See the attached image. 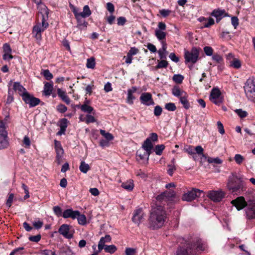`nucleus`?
<instances>
[{
	"instance_id": "nucleus-1",
	"label": "nucleus",
	"mask_w": 255,
	"mask_h": 255,
	"mask_svg": "<svg viewBox=\"0 0 255 255\" xmlns=\"http://www.w3.org/2000/svg\"><path fill=\"white\" fill-rule=\"evenodd\" d=\"M166 217L165 207L160 205L152 207L148 219L149 228L152 230L160 228L163 226Z\"/></svg>"
},
{
	"instance_id": "nucleus-2",
	"label": "nucleus",
	"mask_w": 255,
	"mask_h": 255,
	"mask_svg": "<svg viewBox=\"0 0 255 255\" xmlns=\"http://www.w3.org/2000/svg\"><path fill=\"white\" fill-rule=\"evenodd\" d=\"M227 188L232 193L241 194L246 190V184L242 178L238 176L236 172H232L228 177Z\"/></svg>"
},
{
	"instance_id": "nucleus-3",
	"label": "nucleus",
	"mask_w": 255,
	"mask_h": 255,
	"mask_svg": "<svg viewBox=\"0 0 255 255\" xmlns=\"http://www.w3.org/2000/svg\"><path fill=\"white\" fill-rule=\"evenodd\" d=\"M49 10L47 7L44 5L41 8V11L38 12V16H41V23L38 22L33 27L32 33L35 34V37L40 39L41 32L47 29L49 26L48 23L46 21L48 18Z\"/></svg>"
},
{
	"instance_id": "nucleus-4",
	"label": "nucleus",
	"mask_w": 255,
	"mask_h": 255,
	"mask_svg": "<svg viewBox=\"0 0 255 255\" xmlns=\"http://www.w3.org/2000/svg\"><path fill=\"white\" fill-rule=\"evenodd\" d=\"M201 50V49L200 48L196 47H193L190 51L185 50L184 58L185 63H196L199 59V54Z\"/></svg>"
},
{
	"instance_id": "nucleus-5",
	"label": "nucleus",
	"mask_w": 255,
	"mask_h": 255,
	"mask_svg": "<svg viewBox=\"0 0 255 255\" xmlns=\"http://www.w3.org/2000/svg\"><path fill=\"white\" fill-rule=\"evenodd\" d=\"M194 245L191 244L188 238L185 240V245L178 248L176 255H196V250Z\"/></svg>"
},
{
	"instance_id": "nucleus-6",
	"label": "nucleus",
	"mask_w": 255,
	"mask_h": 255,
	"mask_svg": "<svg viewBox=\"0 0 255 255\" xmlns=\"http://www.w3.org/2000/svg\"><path fill=\"white\" fill-rule=\"evenodd\" d=\"M247 97L251 101L255 100V80L250 78L247 80L244 86Z\"/></svg>"
},
{
	"instance_id": "nucleus-7",
	"label": "nucleus",
	"mask_w": 255,
	"mask_h": 255,
	"mask_svg": "<svg viewBox=\"0 0 255 255\" xmlns=\"http://www.w3.org/2000/svg\"><path fill=\"white\" fill-rule=\"evenodd\" d=\"M189 243L194 245V247L196 250V255L197 251H206L208 249V245L206 242L202 241L198 237L193 238L190 236L188 237Z\"/></svg>"
},
{
	"instance_id": "nucleus-8",
	"label": "nucleus",
	"mask_w": 255,
	"mask_h": 255,
	"mask_svg": "<svg viewBox=\"0 0 255 255\" xmlns=\"http://www.w3.org/2000/svg\"><path fill=\"white\" fill-rule=\"evenodd\" d=\"M246 218L249 220L255 219V198L251 195L248 199V204L246 206Z\"/></svg>"
},
{
	"instance_id": "nucleus-9",
	"label": "nucleus",
	"mask_w": 255,
	"mask_h": 255,
	"mask_svg": "<svg viewBox=\"0 0 255 255\" xmlns=\"http://www.w3.org/2000/svg\"><path fill=\"white\" fill-rule=\"evenodd\" d=\"M21 97L24 103L26 104H28L30 108L35 107L40 103L39 99L34 97L28 92L22 93V94H21Z\"/></svg>"
},
{
	"instance_id": "nucleus-10",
	"label": "nucleus",
	"mask_w": 255,
	"mask_h": 255,
	"mask_svg": "<svg viewBox=\"0 0 255 255\" xmlns=\"http://www.w3.org/2000/svg\"><path fill=\"white\" fill-rule=\"evenodd\" d=\"M249 196L246 195L247 201L243 196H240L231 201V204L235 206L238 211L242 210L246 207L248 204Z\"/></svg>"
},
{
	"instance_id": "nucleus-11",
	"label": "nucleus",
	"mask_w": 255,
	"mask_h": 255,
	"mask_svg": "<svg viewBox=\"0 0 255 255\" xmlns=\"http://www.w3.org/2000/svg\"><path fill=\"white\" fill-rule=\"evenodd\" d=\"M202 193V192L199 189H193L184 193L182 196V199L188 202L192 201L197 197H200Z\"/></svg>"
},
{
	"instance_id": "nucleus-12",
	"label": "nucleus",
	"mask_w": 255,
	"mask_h": 255,
	"mask_svg": "<svg viewBox=\"0 0 255 255\" xmlns=\"http://www.w3.org/2000/svg\"><path fill=\"white\" fill-rule=\"evenodd\" d=\"M211 15L216 17L217 23H219L223 17L230 16L229 14L226 12L225 9L220 8L214 9L211 13Z\"/></svg>"
},
{
	"instance_id": "nucleus-13",
	"label": "nucleus",
	"mask_w": 255,
	"mask_h": 255,
	"mask_svg": "<svg viewBox=\"0 0 255 255\" xmlns=\"http://www.w3.org/2000/svg\"><path fill=\"white\" fill-rule=\"evenodd\" d=\"M139 100L142 104L147 106L155 104L151 94L148 92L142 93Z\"/></svg>"
},
{
	"instance_id": "nucleus-14",
	"label": "nucleus",
	"mask_w": 255,
	"mask_h": 255,
	"mask_svg": "<svg viewBox=\"0 0 255 255\" xmlns=\"http://www.w3.org/2000/svg\"><path fill=\"white\" fill-rule=\"evenodd\" d=\"M225 196V193L222 191H211L208 194L209 198L214 202L221 201Z\"/></svg>"
},
{
	"instance_id": "nucleus-15",
	"label": "nucleus",
	"mask_w": 255,
	"mask_h": 255,
	"mask_svg": "<svg viewBox=\"0 0 255 255\" xmlns=\"http://www.w3.org/2000/svg\"><path fill=\"white\" fill-rule=\"evenodd\" d=\"M155 35L159 41L161 42L162 45V49L164 51L167 49V43L165 41L166 33L163 31H161L160 29H155Z\"/></svg>"
},
{
	"instance_id": "nucleus-16",
	"label": "nucleus",
	"mask_w": 255,
	"mask_h": 255,
	"mask_svg": "<svg viewBox=\"0 0 255 255\" xmlns=\"http://www.w3.org/2000/svg\"><path fill=\"white\" fill-rule=\"evenodd\" d=\"M70 226L67 224H62L58 229V233L64 238L70 239L73 237V235L69 233Z\"/></svg>"
},
{
	"instance_id": "nucleus-17",
	"label": "nucleus",
	"mask_w": 255,
	"mask_h": 255,
	"mask_svg": "<svg viewBox=\"0 0 255 255\" xmlns=\"http://www.w3.org/2000/svg\"><path fill=\"white\" fill-rule=\"evenodd\" d=\"M79 215V211L73 210L72 209H67L63 211V218L64 219L71 218L76 219L77 215Z\"/></svg>"
},
{
	"instance_id": "nucleus-18",
	"label": "nucleus",
	"mask_w": 255,
	"mask_h": 255,
	"mask_svg": "<svg viewBox=\"0 0 255 255\" xmlns=\"http://www.w3.org/2000/svg\"><path fill=\"white\" fill-rule=\"evenodd\" d=\"M198 20L203 23V26L201 27L202 28L210 27L215 24L214 19L210 17L208 18L204 16H200L198 18Z\"/></svg>"
},
{
	"instance_id": "nucleus-19",
	"label": "nucleus",
	"mask_w": 255,
	"mask_h": 255,
	"mask_svg": "<svg viewBox=\"0 0 255 255\" xmlns=\"http://www.w3.org/2000/svg\"><path fill=\"white\" fill-rule=\"evenodd\" d=\"M143 213L141 208H139L134 210L133 215L132 218V221L134 223L139 224L143 218Z\"/></svg>"
},
{
	"instance_id": "nucleus-20",
	"label": "nucleus",
	"mask_w": 255,
	"mask_h": 255,
	"mask_svg": "<svg viewBox=\"0 0 255 255\" xmlns=\"http://www.w3.org/2000/svg\"><path fill=\"white\" fill-rule=\"evenodd\" d=\"M2 49L4 52V54L2 56L3 60H7V55H9V59H12L13 58V56L11 55L12 49L8 43H4L3 45Z\"/></svg>"
},
{
	"instance_id": "nucleus-21",
	"label": "nucleus",
	"mask_w": 255,
	"mask_h": 255,
	"mask_svg": "<svg viewBox=\"0 0 255 255\" xmlns=\"http://www.w3.org/2000/svg\"><path fill=\"white\" fill-rule=\"evenodd\" d=\"M55 152L56 153V158L58 160H60L64 153V150L61 146L60 141L55 140L54 141Z\"/></svg>"
},
{
	"instance_id": "nucleus-22",
	"label": "nucleus",
	"mask_w": 255,
	"mask_h": 255,
	"mask_svg": "<svg viewBox=\"0 0 255 255\" xmlns=\"http://www.w3.org/2000/svg\"><path fill=\"white\" fill-rule=\"evenodd\" d=\"M111 240V237L109 235H106L104 237H102L98 245L99 252H101L104 249L106 243L110 242Z\"/></svg>"
},
{
	"instance_id": "nucleus-23",
	"label": "nucleus",
	"mask_w": 255,
	"mask_h": 255,
	"mask_svg": "<svg viewBox=\"0 0 255 255\" xmlns=\"http://www.w3.org/2000/svg\"><path fill=\"white\" fill-rule=\"evenodd\" d=\"M8 145L7 136H5V134H0V150L7 148Z\"/></svg>"
},
{
	"instance_id": "nucleus-24",
	"label": "nucleus",
	"mask_w": 255,
	"mask_h": 255,
	"mask_svg": "<svg viewBox=\"0 0 255 255\" xmlns=\"http://www.w3.org/2000/svg\"><path fill=\"white\" fill-rule=\"evenodd\" d=\"M53 89V84L52 82H45L44 86L43 93L46 96H49L52 94Z\"/></svg>"
},
{
	"instance_id": "nucleus-25",
	"label": "nucleus",
	"mask_w": 255,
	"mask_h": 255,
	"mask_svg": "<svg viewBox=\"0 0 255 255\" xmlns=\"http://www.w3.org/2000/svg\"><path fill=\"white\" fill-rule=\"evenodd\" d=\"M156 201L155 202V206H157L158 205H162L165 207V204L167 203L165 195L164 194V192L158 195L156 198Z\"/></svg>"
},
{
	"instance_id": "nucleus-26",
	"label": "nucleus",
	"mask_w": 255,
	"mask_h": 255,
	"mask_svg": "<svg viewBox=\"0 0 255 255\" xmlns=\"http://www.w3.org/2000/svg\"><path fill=\"white\" fill-rule=\"evenodd\" d=\"M172 94L179 99L183 95H186V92L180 89L178 86H174L172 89Z\"/></svg>"
},
{
	"instance_id": "nucleus-27",
	"label": "nucleus",
	"mask_w": 255,
	"mask_h": 255,
	"mask_svg": "<svg viewBox=\"0 0 255 255\" xmlns=\"http://www.w3.org/2000/svg\"><path fill=\"white\" fill-rule=\"evenodd\" d=\"M13 89L15 91H17L20 96H21V94H22V93L27 92L26 89L22 86L19 82H14L13 84Z\"/></svg>"
},
{
	"instance_id": "nucleus-28",
	"label": "nucleus",
	"mask_w": 255,
	"mask_h": 255,
	"mask_svg": "<svg viewBox=\"0 0 255 255\" xmlns=\"http://www.w3.org/2000/svg\"><path fill=\"white\" fill-rule=\"evenodd\" d=\"M121 186L126 190L131 191L134 187L133 181L132 180L129 179L122 183Z\"/></svg>"
},
{
	"instance_id": "nucleus-29",
	"label": "nucleus",
	"mask_w": 255,
	"mask_h": 255,
	"mask_svg": "<svg viewBox=\"0 0 255 255\" xmlns=\"http://www.w3.org/2000/svg\"><path fill=\"white\" fill-rule=\"evenodd\" d=\"M188 94L186 93V95H183L179 98L180 102L183 105V107L188 110L190 108V104L188 100Z\"/></svg>"
},
{
	"instance_id": "nucleus-30",
	"label": "nucleus",
	"mask_w": 255,
	"mask_h": 255,
	"mask_svg": "<svg viewBox=\"0 0 255 255\" xmlns=\"http://www.w3.org/2000/svg\"><path fill=\"white\" fill-rule=\"evenodd\" d=\"M167 202L172 201L175 198L176 193L172 190L165 191L164 192Z\"/></svg>"
},
{
	"instance_id": "nucleus-31",
	"label": "nucleus",
	"mask_w": 255,
	"mask_h": 255,
	"mask_svg": "<svg viewBox=\"0 0 255 255\" xmlns=\"http://www.w3.org/2000/svg\"><path fill=\"white\" fill-rule=\"evenodd\" d=\"M91 14V11L88 5L83 7V11L80 12V17L86 18L89 17Z\"/></svg>"
},
{
	"instance_id": "nucleus-32",
	"label": "nucleus",
	"mask_w": 255,
	"mask_h": 255,
	"mask_svg": "<svg viewBox=\"0 0 255 255\" xmlns=\"http://www.w3.org/2000/svg\"><path fill=\"white\" fill-rule=\"evenodd\" d=\"M76 216L77 217L76 219H77L79 224L82 226H84L87 224V219L85 215L81 214L79 211V215H77Z\"/></svg>"
},
{
	"instance_id": "nucleus-33",
	"label": "nucleus",
	"mask_w": 255,
	"mask_h": 255,
	"mask_svg": "<svg viewBox=\"0 0 255 255\" xmlns=\"http://www.w3.org/2000/svg\"><path fill=\"white\" fill-rule=\"evenodd\" d=\"M221 96V92L218 88H213L211 92L210 96V99L216 100L219 99Z\"/></svg>"
},
{
	"instance_id": "nucleus-34",
	"label": "nucleus",
	"mask_w": 255,
	"mask_h": 255,
	"mask_svg": "<svg viewBox=\"0 0 255 255\" xmlns=\"http://www.w3.org/2000/svg\"><path fill=\"white\" fill-rule=\"evenodd\" d=\"M212 58L213 60L215 61L216 63L219 64V67H222L223 64H224L223 57L218 54H214L212 56Z\"/></svg>"
},
{
	"instance_id": "nucleus-35",
	"label": "nucleus",
	"mask_w": 255,
	"mask_h": 255,
	"mask_svg": "<svg viewBox=\"0 0 255 255\" xmlns=\"http://www.w3.org/2000/svg\"><path fill=\"white\" fill-rule=\"evenodd\" d=\"M69 7L74 14L75 18L77 19V21L80 22V12H78V9L76 8L74 5H73L71 3H69Z\"/></svg>"
},
{
	"instance_id": "nucleus-36",
	"label": "nucleus",
	"mask_w": 255,
	"mask_h": 255,
	"mask_svg": "<svg viewBox=\"0 0 255 255\" xmlns=\"http://www.w3.org/2000/svg\"><path fill=\"white\" fill-rule=\"evenodd\" d=\"M69 7L74 14L75 18L77 19V21L80 22V12H78V9L76 8L74 5H73L71 3H69Z\"/></svg>"
},
{
	"instance_id": "nucleus-37",
	"label": "nucleus",
	"mask_w": 255,
	"mask_h": 255,
	"mask_svg": "<svg viewBox=\"0 0 255 255\" xmlns=\"http://www.w3.org/2000/svg\"><path fill=\"white\" fill-rule=\"evenodd\" d=\"M153 145L150 138H146L142 145V148L144 149H153Z\"/></svg>"
},
{
	"instance_id": "nucleus-38",
	"label": "nucleus",
	"mask_w": 255,
	"mask_h": 255,
	"mask_svg": "<svg viewBox=\"0 0 255 255\" xmlns=\"http://www.w3.org/2000/svg\"><path fill=\"white\" fill-rule=\"evenodd\" d=\"M106 253H110L111 254H114L117 250L116 246L112 245H105L104 249Z\"/></svg>"
},
{
	"instance_id": "nucleus-39",
	"label": "nucleus",
	"mask_w": 255,
	"mask_h": 255,
	"mask_svg": "<svg viewBox=\"0 0 255 255\" xmlns=\"http://www.w3.org/2000/svg\"><path fill=\"white\" fill-rule=\"evenodd\" d=\"M41 75L43 76L45 79L48 81L51 80L53 78V75L48 69L42 70Z\"/></svg>"
},
{
	"instance_id": "nucleus-40",
	"label": "nucleus",
	"mask_w": 255,
	"mask_h": 255,
	"mask_svg": "<svg viewBox=\"0 0 255 255\" xmlns=\"http://www.w3.org/2000/svg\"><path fill=\"white\" fill-rule=\"evenodd\" d=\"M168 65V63L165 59H161V60H158V64L155 67V69L161 68H166Z\"/></svg>"
},
{
	"instance_id": "nucleus-41",
	"label": "nucleus",
	"mask_w": 255,
	"mask_h": 255,
	"mask_svg": "<svg viewBox=\"0 0 255 255\" xmlns=\"http://www.w3.org/2000/svg\"><path fill=\"white\" fill-rule=\"evenodd\" d=\"M80 109L81 111L85 113L91 114L94 111V109L90 106L87 105L86 104H84L80 106Z\"/></svg>"
},
{
	"instance_id": "nucleus-42",
	"label": "nucleus",
	"mask_w": 255,
	"mask_h": 255,
	"mask_svg": "<svg viewBox=\"0 0 255 255\" xmlns=\"http://www.w3.org/2000/svg\"><path fill=\"white\" fill-rule=\"evenodd\" d=\"M96 65L95 59L94 57L87 59L86 67L88 68L94 69Z\"/></svg>"
},
{
	"instance_id": "nucleus-43",
	"label": "nucleus",
	"mask_w": 255,
	"mask_h": 255,
	"mask_svg": "<svg viewBox=\"0 0 255 255\" xmlns=\"http://www.w3.org/2000/svg\"><path fill=\"white\" fill-rule=\"evenodd\" d=\"M79 169L82 172L86 173L90 169V167L87 163H85V162L82 161L79 166Z\"/></svg>"
},
{
	"instance_id": "nucleus-44",
	"label": "nucleus",
	"mask_w": 255,
	"mask_h": 255,
	"mask_svg": "<svg viewBox=\"0 0 255 255\" xmlns=\"http://www.w3.org/2000/svg\"><path fill=\"white\" fill-rule=\"evenodd\" d=\"M165 146L163 144H158L155 146L154 151L156 155H161L165 149Z\"/></svg>"
},
{
	"instance_id": "nucleus-45",
	"label": "nucleus",
	"mask_w": 255,
	"mask_h": 255,
	"mask_svg": "<svg viewBox=\"0 0 255 255\" xmlns=\"http://www.w3.org/2000/svg\"><path fill=\"white\" fill-rule=\"evenodd\" d=\"M136 156L138 157L140 160L146 159L147 160V156L145 154V151L143 149H139L137 150Z\"/></svg>"
},
{
	"instance_id": "nucleus-46",
	"label": "nucleus",
	"mask_w": 255,
	"mask_h": 255,
	"mask_svg": "<svg viewBox=\"0 0 255 255\" xmlns=\"http://www.w3.org/2000/svg\"><path fill=\"white\" fill-rule=\"evenodd\" d=\"M207 161L209 163H215L217 164H220L223 163V160H221L219 157L212 158L208 157L207 159Z\"/></svg>"
},
{
	"instance_id": "nucleus-47",
	"label": "nucleus",
	"mask_w": 255,
	"mask_h": 255,
	"mask_svg": "<svg viewBox=\"0 0 255 255\" xmlns=\"http://www.w3.org/2000/svg\"><path fill=\"white\" fill-rule=\"evenodd\" d=\"M53 211L54 214L58 217H62L63 212H62V209L58 206H54L53 207Z\"/></svg>"
},
{
	"instance_id": "nucleus-48",
	"label": "nucleus",
	"mask_w": 255,
	"mask_h": 255,
	"mask_svg": "<svg viewBox=\"0 0 255 255\" xmlns=\"http://www.w3.org/2000/svg\"><path fill=\"white\" fill-rule=\"evenodd\" d=\"M172 79L176 83L181 84L184 79V76L180 74H175L173 76Z\"/></svg>"
},
{
	"instance_id": "nucleus-49",
	"label": "nucleus",
	"mask_w": 255,
	"mask_h": 255,
	"mask_svg": "<svg viewBox=\"0 0 255 255\" xmlns=\"http://www.w3.org/2000/svg\"><path fill=\"white\" fill-rule=\"evenodd\" d=\"M235 112L242 119L247 117L248 115V113L246 111H243L241 109H237Z\"/></svg>"
},
{
	"instance_id": "nucleus-50",
	"label": "nucleus",
	"mask_w": 255,
	"mask_h": 255,
	"mask_svg": "<svg viewBox=\"0 0 255 255\" xmlns=\"http://www.w3.org/2000/svg\"><path fill=\"white\" fill-rule=\"evenodd\" d=\"M68 123H69V121H68V120L67 119H66V118L61 119L59 121L60 128L66 130V128H67Z\"/></svg>"
},
{
	"instance_id": "nucleus-51",
	"label": "nucleus",
	"mask_w": 255,
	"mask_h": 255,
	"mask_svg": "<svg viewBox=\"0 0 255 255\" xmlns=\"http://www.w3.org/2000/svg\"><path fill=\"white\" fill-rule=\"evenodd\" d=\"M100 132L103 136H104L105 138H107L108 140H113L114 139V136L109 132H106L105 130L100 129Z\"/></svg>"
},
{
	"instance_id": "nucleus-52",
	"label": "nucleus",
	"mask_w": 255,
	"mask_h": 255,
	"mask_svg": "<svg viewBox=\"0 0 255 255\" xmlns=\"http://www.w3.org/2000/svg\"><path fill=\"white\" fill-rule=\"evenodd\" d=\"M165 108L168 111L174 112L176 110L175 104L173 103H168L165 105Z\"/></svg>"
},
{
	"instance_id": "nucleus-53",
	"label": "nucleus",
	"mask_w": 255,
	"mask_h": 255,
	"mask_svg": "<svg viewBox=\"0 0 255 255\" xmlns=\"http://www.w3.org/2000/svg\"><path fill=\"white\" fill-rule=\"evenodd\" d=\"M231 65L235 68L239 69L241 67V62L240 60L234 58L231 62Z\"/></svg>"
},
{
	"instance_id": "nucleus-54",
	"label": "nucleus",
	"mask_w": 255,
	"mask_h": 255,
	"mask_svg": "<svg viewBox=\"0 0 255 255\" xmlns=\"http://www.w3.org/2000/svg\"><path fill=\"white\" fill-rule=\"evenodd\" d=\"M184 150L190 155H194L195 154L194 147L192 145L186 146L184 148Z\"/></svg>"
},
{
	"instance_id": "nucleus-55",
	"label": "nucleus",
	"mask_w": 255,
	"mask_h": 255,
	"mask_svg": "<svg viewBox=\"0 0 255 255\" xmlns=\"http://www.w3.org/2000/svg\"><path fill=\"white\" fill-rule=\"evenodd\" d=\"M135 99V97L133 96V94L130 91H128L127 96V103L129 104L132 105L133 103V100Z\"/></svg>"
},
{
	"instance_id": "nucleus-56",
	"label": "nucleus",
	"mask_w": 255,
	"mask_h": 255,
	"mask_svg": "<svg viewBox=\"0 0 255 255\" xmlns=\"http://www.w3.org/2000/svg\"><path fill=\"white\" fill-rule=\"evenodd\" d=\"M168 169L167 170V172L170 176H172L174 171L176 170V168L175 165L172 164H168Z\"/></svg>"
},
{
	"instance_id": "nucleus-57",
	"label": "nucleus",
	"mask_w": 255,
	"mask_h": 255,
	"mask_svg": "<svg viewBox=\"0 0 255 255\" xmlns=\"http://www.w3.org/2000/svg\"><path fill=\"white\" fill-rule=\"evenodd\" d=\"M14 194L13 193H10L8 194V197L6 202V205L8 208H10L11 206Z\"/></svg>"
},
{
	"instance_id": "nucleus-58",
	"label": "nucleus",
	"mask_w": 255,
	"mask_h": 255,
	"mask_svg": "<svg viewBox=\"0 0 255 255\" xmlns=\"http://www.w3.org/2000/svg\"><path fill=\"white\" fill-rule=\"evenodd\" d=\"M195 151H196L195 153H197L198 155H202L203 157H206L204 154V149L203 147L200 146L198 145L196 147H194Z\"/></svg>"
},
{
	"instance_id": "nucleus-59",
	"label": "nucleus",
	"mask_w": 255,
	"mask_h": 255,
	"mask_svg": "<svg viewBox=\"0 0 255 255\" xmlns=\"http://www.w3.org/2000/svg\"><path fill=\"white\" fill-rule=\"evenodd\" d=\"M162 109L160 106L157 105L154 107V115L155 116L158 117V116H160L162 114Z\"/></svg>"
},
{
	"instance_id": "nucleus-60",
	"label": "nucleus",
	"mask_w": 255,
	"mask_h": 255,
	"mask_svg": "<svg viewBox=\"0 0 255 255\" xmlns=\"http://www.w3.org/2000/svg\"><path fill=\"white\" fill-rule=\"evenodd\" d=\"M41 238V235L38 234L36 236H31L29 237L28 239L31 242L38 243L40 240Z\"/></svg>"
},
{
	"instance_id": "nucleus-61",
	"label": "nucleus",
	"mask_w": 255,
	"mask_h": 255,
	"mask_svg": "<svg viewBox=\"0 0 255 255\" xmlns=\"http://www.w3.org/2000/svg\"><path fill=\"white\" fill-rule=\"evenodd\" d=\"M56 109L57 111L60 113H64L67 110V108L62 104H59Z\"/></svg>"
},
{
	"instance_id": "nucleus-62",
	"label": "nucleus",
	"mask_w": 255,
	"mask_h": 255,
	"mask_svg": "<svg viewBox=\"0 0 255 255\" xmlns=\"http://www.w3.org/2000/svg\"><path fill=\"white\" fill-rule=\"evenodd\" d=\"M111 140H108L107 138L101 139L99 142V145L102 147H108L109 146V141Z\"/></svg>"
},
{
	"instance_id": "nucleus-63",
	"label": "nucleus",
	"mask_w": 255,
	"mask_h": 255,
	"mask_svg": "<svg viewBox=\"0 0 255 255\" xmlns=\"http://www.w3.org/2000/svg\"><path fill=\"white\" fill-rule=\"evenodd\" d=\"M204 51L207 56H212L213 54V49L210 46H205Z\"/></svg>"
},
{
	"instance_id": "nucleus-64",
	"label": "nucleus",
	"mask_w": 255,
	"mask_h": 255,
	"mask_svg": "<svg viewBox=\"0 0 255 255\" xmlns=\"http://www.w3.org/2000/svg\"><path fill=\"white\" fill-rule=\"evenodd\" d=\"M96 121V119L94 118V116L90 114H88L86 115L85 122L87 124L93 123H95Z\"/></svg>"
}]
</instances>
